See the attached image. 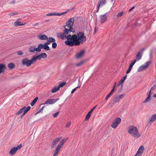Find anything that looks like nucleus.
Segmentation results:
<instances>
[{"label": "nucleus", "instance_id": "nucleus-17", "mask_svg": "<svg viewBox=\"0 0 156 156\" xmlns=\"http://www.w3.org/2000/svg\"><path fill=\"white\" fill-rule=\"evenodd\" d=\"M58 99H48L45 101V104H52L56 102Z\"/></svg>", "mask_w": 156, "mask_h": 156}, {"label": "nucleus", "instance_id": "nucleus-49", "mask_svg": "<svg viewBox=\"0 0 156 156\" xmlns=\"http://www.w3.org/2000/svg\"><path fill=\"white\" fill-rule=\"evenodd\" d=\"M80 87H77L76 88H75L73 89L71 91V93L73 94V93L76 90V89L78 88H79Z\"/></svg>", "mask_w": 156, "mask_h": 156}, {"label": "nucleus", "instance_id": "nucleus-15", "mask_svg": "<svg viewBox=\"0 0 156 156\" xmlns=\"http://www.w3.org/2000/svg\"><path fill=\"white\" fill-rule=\"evenodd\" d=\"M85 54V51L84 50H81L78 52L76 55V58L79 59L82 57Z\"/></svg>", "mask_w": 156, "mask_h": 156}, {"label": "nucleus", "instance_id": "nucleus-58", "mask_svg": "<svg viewBox=\"0 0 156 156\" xmlns=\"http://www.w3.org/2000/svg\"><path fill=\"white\" fill-rule=\"evenodd\" d=\"M38 24H39L38 23H36V24H33V26L34 27H35V26H36L38 25Z\"/></svg>", "mask_w": 156, "mask_h": 156}, {"label": "nucleus", "instance_id": "nucleus-62", "mask_svg": "<svg viewBox=\"0 0 156 156\" xmlns=\"http://www.w3.org/2000/svg\"><path fill=\"white\" fill-rule=\"evenodd\" d=\"M153 97L155 98H156V94H154L153 95Z\"/></svg>", "mask_w": 156, "mask_h": 156}, {"label": "nucleus", "instance_id": "nucleus-2", "mask_svg": "<svg viewBox=\"0 0 156 156\" xmlns=\"http://www.w3.org/2000/svg\"><path fill=\"white\" fill-rule=\"evenodd\" d=\"M127 131L132 136L134 137L138 138L141 136L137 128L134 126H128Z\"/></svg>", "mask_w": 156, "mask_h": 156}, {"label": "nucleus", "instance_id": "nucleus-12", "mask_svg": "<svg viewBox=\"0 0 156 156\" xmlns=\"http://www.w3.org/2000/svg\"><path fill=\"white\" fill-rule=\"evenodd\" d=\"M106 2V0H99L98 2L97 6V12H98L99 10L100 6L104 5Z\"/></svg>", "mask_w": 156, "mask_h": 156}, {"label": "nucleus", "instance_id": "nucleus-32", "mask_svg": "<svg viewBox=\"0 0 156 156\" xmlns=\"http://www.w3.org/2000/svg\"><path fill=\"white\" fill-rule=\"evenodd\" d=\"M30 108L31 107L30 106H28V108H27V109L26 110H25V111L24 112V113L21 116V118H23V116L25 115V114L30 109Z\"/></svg>", "mask_w": 156, "mask_h": 156}, {"label": "nucleus", "instance_id": "nucleus-36", "mask_svg": "<svg viewBox=\"0 0 156 156\" xmlns=\"http://www.w3.org/2000/svg\"><path fill=\"white\" fill-rule=\"evenodd\" d=\"M66 83L65 82L60 83L59 84L57 87L59 89L60 88L63 87L65 85Z\"/></svg>", "mask_w": 156, "mask_h": 156}, {"label": "nucleus", "instance_id": "nucleus-52", "mask_svg": "<svg viewBox=\"0 0 156 156\" xmlns=\"http://www.w3.org/2000/svg\"><path fill=\"white\" fill-rule=\"evenodd\" d=\"M155 88V86H153L151 88V89H150L151 91H153L154 90Z\"/></svg>", "mask_w": 156, "mask_h": 156}, {"label": "nucleus", "instance_id": "nucleus-19", "mask_svg": "<svg viewBox=\"0 0 156 156\" xmlns=\"http://www.w3.org/2000/svg\"><path fill=\"white\" fill-rule=\"evenodd\" d=\"M37 37L41 40H45L48 39V37L44 35L41 34H40L38 35Z\"/></svg>", "mask_w": 156, "mask_h": 156}, {"label": "nucleus", "instance_id": "nucleus-53", "mask_svg": "<svg viewBox=\"0 0 156 156\" xmlns=\"http://www.w3.org/2000/svg\"><path fill=\"white\" fill-rule=\"evenodd\" d=\"M152 91H151V90H150L149 92L147 94V96H151V94H152Z\"/></svg>", "mask_w": 156, "mask_h": 156}, {"label": "nucleus", "instance_id": "nucleus-31", "mask_svg": "<svg viewBox=\"0 0 156 156\" xmlns=\"http://www.w3.org/2000/svg\"><path fill=\"white\" fill-rule=\"evenodd\" d=\"M85 61H81L79 62H78L76 64V66L78 67L82 65L84 62Z\"/></svg>", "mask_w": 156, "mask_h": 156}, {"label": "nucleus", "instance_id": "nucleus-10", "mask_svg": "<svg viewBox=\"0 0 156 156\" xmlns=\"http://www.w3.org/2000/svg\"><path fill=\"white\" fill-rule=\"evenodd\" d=\"M99 18L101 24L103 23L106 21L107 19V13L100 15Z\"/></svg>", "mask_w": 156, "mask_h": 156}, {"label": "nucleus", "instance_id": "nucleus-16", "mask_svg": "<svg viewBox=\"0 0 156 156\" xmlns=\"http://www.w3.org/2000/svg\"><path fill=\"white\" fill-rule=\"evenodd\" d=\"M144 50V49H142V50L139 51L136 55V58L137 61H139L141 59L142 57L143 51Z\"/></svg>", "mask_w": 156, "mask_h": 156}, {"label": "nucleus", "instance_id": "nucleus-55", "mask_svg": "<svg viewBox=\"0 0 156 156\" xmlns=\"http://www.w3.org/2000/svg\"><path fill=\"white\" fill-rule=\"evenodd\" d=\"M15 3H16V1H15V0H14L10 2H9V3H10V4H15Z\"/></svg>", "mask_w": 156, "mask_h": 156}, {"label": "nucleus", "instance_id": "nucleus-40", "mask_svg": "<svg viewBox=\"0 0 156 156\" xmlns=\"http://www.w3.org/2000/svg\"><path fill=\"white\" fill-rule=\"evenodd\" d=\"M18 14V12H11L8 14V15L9 16H13Z\"/></svg>", "mask_w": 156, "mask_h": 156}, {"label": "nucleus", "instance_id": "nucleus-21", "mask_svg": "<svg viewBox=\"0 0 156 156\" xmlns=\"http://www.w3.org/2000/svg\"><path fill=\"white\" fill-rule=\"evenodd\" d=\"M6 69V66L5 64H0V74L4 72Z\"/></svg>", "mask_w": 156, "mask_h": 156}, {"label": "nucleus", "instance_id": "nucleus-22", "mask_svg": "<svg viewBox=\"0 0 156 156\" xmlns=\"http://www.w3.org/2000/svg\"><path fill=\"white\" fill-rule=\"evenodd\" d=\"M27 108H28V107H24L23 108L16 113V115H19L23 112L24 113V112L25 110H26L27 109Z\"/></svg>", "mask_w": 156, "mask_h": 156}, {"label": "nucleus", "instance_id": "nucleus-4", "mask_svg": "<svg viewBox=\"0 0 156 156\" xmlns=\"http://www.w3.org/2000/svg\"><path fill=\"white\" fill-rule=\"evenodd\" d=\"M74 19L73 18H72L69 19L66 22V25L64 27V28L65 27L68 29V30L71 32H73L74 30L73 28V26L74 22Z\"/></svg>", "mask_w": 156, "mask_h": 156}, {"label": "nucleus", "instance_id": "nucleus-25", "mask_svg": "<svg viewBox=\"0 0 156 156\" xmlns=\"http://www.w3.org/2000/svg\"><path fill=\"white\" fill-rule=\"evenodd\" d=\"M15 65L12 63H9L8 65V67L10 69H13L15 68Z\"/></svg>", "mask_w": 156, "mask_h": 156}, {"label": "nucleus", "instance_id": "nucleus-9", "mask_svg": "<svg viewBox=\"0 0 156 156\" xmlns=\"http://www.w3.org/2000/svg\"><path fill=\"white\" fill-rule=\"evenodd\" d=\"M125 95V94H119L115 96L113 98V102L115 103L119 102L120 99H123Z\"/></svg>", "mask_w": 156, "mask_h": 156}, {"label": "nucleus", "instance_id": "nucleus-48", "mask_svg": "<svg viewBox=\"0 0 156 156\" xmlns=\"http://www.w3.org/2000/svg\"><path fill=\"white\" fill-rule=\"evenodd\" d=\"M97 106H95L94 107H93L92 109L89 112L90 113L92 114V112H93L95 108Z\"/></svg>", "mask_w": 156, "mask_h": 156}, {"label": "nucleus", "instance_id": "nucleus-29", "mask_svg": "<svg viewBox=\"0 0 156 156\" xmlns=\"http://www.w3.org/2000/svg\"><path fill=\"white\" fill-rule=\"evenodd\" d=\"M38 99V97H36L34 99V100L31 103L30 105L31 106H33L34 105L37 101V100Z\"/></svg>", "mask_w": 156, "mask_h": 156}, {"label": "nucleus", "instance_id": "nucleus-18", "mask_svg": "<svg viewBox=\"0 0 156 156\" xmlns=\"http://www.w3.org/2000/svg\"><path fill=\"white\" fill-rule=\"evenodd\" d=\"M156 120V113L153 114L149 117V123L151 124Z\"/></svg>", "mask_w": 156, "mask_h": 156}, {"label": "nucleus", "instance_id": "nucleus-57", "mask_svg": "<svg viewBox=\"0 0 156 156\" xmlns=\"http://www.w3.org/2000/svg\"><path fill=\"white\" fill-rule=\"evenodd\" d=\"M50 42H49L48 41L47 42H46L44 44H46L47 45H48L49 44H50Z\"/></svg>", "mask_w": 156, "mask_h": 156}, {"label": "nucleus", "instance_id": "nucleus-38", "mask_svg": "<svg viewBox=\"0 0 156 156\" xmlns=\"http://www.w3.org/2000/svg\"><path fill=\"white\" fill-rule=\"evenodd\" d=\"M150 96H147V98L144 101L143 103H146L147 102H148L150 100Z\"/></svg>", "mask_w": 156, "mask_h": 156}, {"label": "nucleus", "instance_id": "nucleus-13", "mask_svg": "<svg viewBox=\"0 0 156 156\" xmlns=\"http://www.w3.org/2000/svg\"><path fill=\"white\" fill-rule=\"evenodd\" d=\"M62 139V137L57 138L55 139L52 142L51 147V148H54L56 145L57 143L59 141Z\"/></svg>", "mask_w": 156, "mask_h": 156}, {"label": "nucleus", "instance_id": "nucleus-37", "mask_svg": "<svg viewBox=\"0 0 156 156\" xmlns=\"http://www.w3.org/2000/svg\"><path fill=\"white\" fill-rule=\"evenodd\" d=\"M59 90V88L58 87H54L53 89L51 90V92L53 93L56 92L57 91Z\"/></svg>", "mask_w": 156, "mask_h": 156}, {"label": "nucleus", "instance_id": "nucleus-45", "mask_svg": "<svg viewBox=\"0 0 156 156\" xmlns=\"http://www.w3.org/2000/svg\"><path fill=\"white\" fill-rule=\"evenodd\" d=\"M59 112H57L56 113H55V114H54L53 115V116H54V118H56V117L59 114Z\"/></svg>", "mask_w": 156, "mask_h": 156}, {"label": "nucleus", "instance_id": "nucleus-63", "mask_svg": "<svg viewBox=\"0 0 156 156\" xmlns=\"http://www.w3.org/2000/svg\"><path fill=\"white\" fill-rule=\"evenodd\" d=\"M115 0H112L111 1L112 2L114 3L115 2Z\"/></svg>", "mask_w": 156, "mask_h": 156}, {"label": "nucleus", "instance_id": "nucleus-24", "mask_svg": "<svg viewBox=\"0 0 156 156\" xmlns=\"http://www.w3.org/2000/svg\"><path fill=\"white\" fill-rule=\"evenodd\" d=\"M41 46L42 48H43L44 49H45L47 51L50 50L49 47L48 46V45H47L46 44V45L44 44H41Z\"/></svg>", "mask_w": 156, "mask_h": 156}, {"label": "nucleus", "instance_id": "nucleus-54", "mask_svg": "<svg viewBox=\"0 0 156 156\" xmlns=\"http://www.w3.org/2000/svg\"><path fill=\"white\" fill-rule=\"evenodd\" d=\"M98 27H95V30H94V33L96 32L97 31H98Z\"/></svg>", "mask_w": 156, "mask_h": 156}, {"label": "nucleus", "instance_id": "nucleus-46", "mask_svg": "<svg viewBox=\"0 0 156 156\" xmlns=\"http://www.w3.org/2000/svg\"><path fill=\"white\" fill-rule=\"evenodd\" d=\"M127 77V75H125L124 76L123 78L121 80V81H122V82H124L125 81L126 79V77Z\"/></svg>", "mask_w": 156, "mask_h": 156}, {"label": "nucleus", "instance_id": "nucleus-64", "mask_svg": "<svg viewBox=\"0 0 156 156\" xmlns=\"http://www.w3.org/2000/svg\"><path fill=\"white\" fill-rule=\"evenodd\" d=\"M114 91H113V90H111L110 92L112 94V93H113V92Z\"/></svg>", "mask_w": 156, "mask_h": 156}, {"label": "nucleus", "instance_id": "nucleus-47", "mask_svg": "<svg viewBox=\"0 0 156 156\" xmlns=\"http://www.w3.org/2000/svg\"><path fill=\"white\" fill-rule=\"evenodd\" d=\"M17 54L19 55H23V53L21 51H19L17 52Z\"/></svg>", "mask_w": 156, "mask_h": 156}, {"label": "nucleus", "instance_id": "nucleus-42", "mask_svg": "<svg viewBox=\"0 0 156 156\" xmlns=\"http://www.w3.org/2000/svg\"><path fill=\"white\" fill-rule=\"evenodd\" d=\"M112 94L110 92L106 96L105 99L107 101L112 95Z\"/></svg>", "mask_w": 156, "mask_h": 156}, {"label": "nucleus", "instance_id": "nucleus-60", "mask_svg": "<svg viewBox=\"0 0 156 156\" xmlns=\"http://www.w3.org/2000/svg\"><path fill=\"white\" fill-rule=\"evenodd\" d=\"M115 87H115V86H113L112 89V90H113V91H114V90L115 89Z\"/></svg>", "mask_w": 156, "mask_h": 156}, {"label": "nucleus", "instance_id": "nucleus-26", "mask_svg": "<svg viewBox=\"0 0 156 156\" xmlns=\"http://www.w3.org/2000/svg\"><path fill=\"white\" fill-rule=\"evenodd\" d=\"M114 121L117 124L119 125L121 122V119L120 118L117 117Z\"/></svg>", "mask_w": 156, "mask_h": 156}, {"label": "nucleus", "instance_id": "nucleus-23", "mask_svg": "<svg viewBox=\"0 0 156 156\" xmlns=\"http://www.w3.org/2000/svg\"><path fill=\"white\" fill-rule=\"evenodd\" d=\"M34 60V63L35 62L37 61V59L38 60H40L41 59V56L40 55H39L37 56H33L32 58Z\"/></svg>", "mask_w": 156, "mask_h": 156}, {"label": "nucleus", "instance_id": "nucleus-11", "mask_svg": "<svg viewBox=\"0 0 156 156\" xmlns=\"http://www.w3.org/2000/svg\"><path fill=\"white\" fill-rule=\"evenodd\" d=\"M144 150V147L142 145L140 146L134 156H141L143 153Z\"/></svg>", "mask_w": 156, "mask_h": 156}, {"label": "nucleus", "instance_id": "nucleus-30", "mask_svg": "<svg viewBox=\"0 0 156 156\" xmlns=\"http://www.w3.org/2000/svg\"><path fill=\"white\" fill-rule=\"evenodd\" d=\"M41 44H39L38 45V47H37V48H36L35 47V51H37V52H40L41 51V49L42 48H41Z\"/></svg>", "mask_w": 156, "mask_h": 156}, {"label": "nucleus", "instance_id": "nucleus-59", "mask_svg": "<svg viewBox=\"0 0 156 156\" xmlns=\"http://www.w3.org/2000/svg\"><path fill=\"white\" fill-rule=\"evenodd\" d=\"M134 8V6H133V7H132L131 9H130L129 10V12H130L131 11H132Z\"/></svg>", "mask_w": 156, "mask_h": 156}, {"label": "nucleus", "instance_id": "nucleus-33", "mask_svg": "<svg viewBox=\"0 0 156 156\" xmlns=\"http://www.w3.org/2000/svg\"><path fill=\"white\" fill-rule=\"evenodd\" d=\"M91 114V113L88 112L85 117V120L86 121L88 120L90 117Z\"/></svg>", "mask_w": 156, "mask_h": 156}, {"label": "nucleus", "instance_id": "nucleus-27", "mask_svg": "<svg viewBox=\"0 0 156 156\" xmlns=\"http://www.w3.org/2000/svg\"><path fill=\"white\" fill-rule=\"evenodd\" d=\"M119 125L117 124L114 121L112 123L111 126L112 128L114 129H116Z\"/></svg>", "mask_w": 156, "mask_h": 156}, {"label": "nucleus", "instance_id": "nucleus-34", "mask_svg": "<svg viewBox=\"0 0 156 156\" xmlns=\"http://www.w3.org/2000/svg\"><path fill=\"white\" fill-rule=\"evenodd\" d=\"M136 60L135 59H134L132 61H131V63L129 65V67L132 68L133 65L136 62Z\"/></svg>", "mask_w": 156, "mask_h": 156}, {"label": "nucleus", "instance_id": "nucleus-50", "mask_svg": "<svg viewBox=\"0 0 156 156\" xmlns=\"http://www.w3.org/2000/svg\"><path fill=\"white\" fill-rule=\"evenodd\" d=\"M121 82L122 81L121 80H120L119 81V82L118 84V86H121V87H122V85H123L122 83H123V82Z\"/></svg>", "mask_w": 156, "mask_h": 156}, {"label": "nucleus", "instance_id": "nucleus-6", "mask_svg": "<svg viewBox=\"0 0 156 156\" xmlns=\"http://www.w3.org/2000/svg\"><path fill=\"white\" fill-rule=\"evenodd\" d=\"M151 63V61L146 62L144 65L140 66L137 69V71L138 72L142 71L143 70L146 69L149 66Z\"/></svg>", "mask_w": 156, "mask_h": 156}, {"label": "nucleus", "instance_id": "nucleus-56", "mask_svg": "<svg viewBox=\"0 0 156 156\" xmlns=\"http://www.w3.org/2000/svg\"><path fill=\"white\" fill-rule=\"evenodd\" d=\"M45 106H43L41 108V109H40V111H42L43 110V109H44V108Z\"/></svg>", "mask_w": 156, "mask_h": 156}, {"label": "nucleus", "instance_id": "nucleus-35", "mask_svg": "<svg viewBox=\"0 0 156 156\" xmlns=\"http://www.w3.org/2000/svg\"><path fill=\"white\" fill-rule=\"evenodd\" d=\"M47 41L48 42H54L55 41V40L53 38L51 37L49 38L48 39Z\"/></svg>", "mask_w": 156, "mask_h": 156}, {"label": "nucleus", "instance_id": "nucleus-61", "mask_svg": "<svg viewBox=\"0 0 156 156\" xmlns=\"http://www.w3.org/2000/svg\"><path fill=\"white\" fill-rule=\"evenodd\" d=\"M116 82H115V83H114V85H113V86H115V87H116Z\"/></svg>", "mask_w": 156, "mask_h": 156}, {"label": "nucleus", "instance_id": "nucleus-20", "mask_svg": "<svg viewBox=\"0 0 156 156\" xmlns=\"http://www.w3.org/2000/svg\"><path fill=\"white\" fill-rule=\"evenodd\" d=\"M21 20V19H18L17 20L16 22H15L14 23V25L15 26L18 27L19 26H22L26 24V23H23L20 22V21Z\"/></svg>", "mask_w": 156, "mask_h": 156}, {"label": "nucleus", "instance_id": "nucleus-5", "mask_svg": "<svg viewBox=\"0 0 156 156\" xmlns=\"http://www.w3.org/2000/svg\"><path fill=\"white\" fill-rule=\"evenodd\" d=\"M70 32L68 30V29L65 27L64 32L63 33H58L57 34V37L59 38H60L62 39H66L67 41H68L67 37L69 35H68L69 33Z\"/></svg>", "mask_w": 156, "mask_h": 156}, {"label": "nucleus", "instance_id": "nucleus-39", "mask_svg": "<svg viewBox=\"0 0 156 156\" xmlns=\"http://www.w3.org/2000/svg\"><path fill=\"white\" fill-rule=\"evenodd\" d=\"M40 55L41 56V58H46L47 56V54L45 53H42Z\"/></svg>", "mask_w": 156, "mask_h": 156}, {"label": "nucleus", "instance_id": "nucleus-7", "mask_svg": "<svg viewBox=\"0 0 156 156\" xmlns=\"http://www.w3.org/2000/svg\"><path fill=\"white\" fill-rule=\"evenodd\" d=\"M22 147L21 144H20L16 147H14L10 150L9 154L11 155H14L17 151V150H20Z\"/></svg>", "mask_w": 156, "mask_h": 156}, {"label": "nucleus", "instance_id": "nucleus-8", "mask_svg": "<svg viewBox=\"0 0 156 156\" xmlns=\"http://www.w3.org/2000/svg\"><path fill=\"white\" fill-rule=\"evenodd\" d=\"M34 61L32 58L30 60H28L27 58H25L22 60V64L23 65H26L28 67L34 63Z\"/></svg>", "mask_w": 156, "mask_h": 156}, {"label": "nucleus", "instance_id": "nucleus-43", "mask_svg": "<svg viewBox=\"0 0 156 156\" xmlns=\"http://www.w3.org/2000/svg\"><path fill=\"white\" fill-rule=\"evenodd\" d=\"M57 44L56 43H55L54 42L52 44V47L53 48H55L57 47Z\"/></svg>", "mask_w": 156, "mask_h": 156}, {"label": "nucleus", "instance_id": "nucleus-41", "mask_svg": "<svg viewBox=\"0 0 156 156\" xmlns=\"http://www.w3.org/2000/svg\"><path fill=\"white\" fill-rule=\"evenodd\" d=\"M71 124V122L70 121H69V122H68L66 126V127L67 128H69Z\"/></svg>", "mask_w": 156, "mask_h": 156}, {"label": "nucleus", "instance_id": "nucleus-3", "mask_svg": "<svg viewBox=\"0 0 156 156\" xmlns=\"http://www.w3.org/2000/svg\"><path fill=\"white\" fill-rule=\"evenodd\" d=\"M68 138L62 139L59 143V144L57 146L55 150L53 156H58L60 152V150L63 147L65 142L68 140Z\"/></svg>", "mask_w": 156, "mask_h": 156}, {"label": "nucleus", "instance_id": "nucleus-51", "mask_svg": "<svg viewBox=\"0 0 156 156\" xmlns=\"http://www.w3.org/2000/svg\"><path fill=\"white\" fill-rule=\"evenodd\" d=\"M131 68L129 67V69H127V70L126 71V73L127 74L129 73L130 72L131 70Z\"/></svg>", "mask_w": 156, "mask_h": 156}, {"label": "nucleus", "instance_id": "nucleus-44", "mask_svg": "<svg viewBox=\"0 0 156 156\" xmlns=\"http://www.w3.org/2000/svg\"><path fill=\"white\" fill-rule=\"evenodd\" d=\"M123 12H121L119 13L117 15V16L118 17H121L123 15Z\"/></svg>", "mask_w": 156, "mask_h": 156}, {"label": "nucleus", "instance_id": "nucleus-1", "mask_svg": "<svg viewBox=\"0 0 156 156\" xmlns=\"http://www.w3.org/2000/svg\"><path fill=\"white\" fill-rule=\"evenodd\" d=\"M68 41H65V44L70 46H79L83 44L86 41V37L83 32H79L76 34L70 35L67 37Z\"/></svg>", "mask_w": 156, "mask_h": 156}, {"label": "nucleus", "instance_id": "nucleus-28", "mask_svg": "<svg viewBox=\"0 0 156 156\" xmlns=\"http://www.w3.org/2000/svg\"><path fill=\"white\" fill-rule=\"evenodd\" d=\"M29 51L30 52H34L35 51V47L31 46L29 48Z\"/></svg>", "mask_w": 156, "mask_h": 156}, {"label": "nucleus", "instance_id": "nucleus-14", "mask_svg": "<svg viewBox=\"0 0 156 156\" xmlns=\"http://www.w3.org/2000/svg\"><path fill=\"white\" fill-rule=\"evenodd\" d=\"M67 12H63L59 13H57V12H52L49 13L46 15L47 16H60L62 15H64L67 13Z\"/></svg>", "mask_w": 156, "mask_h": 156}]
</instances>
